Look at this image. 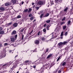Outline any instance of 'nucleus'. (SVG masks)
Segmentation results:
<instances>
[{"mask_svg":"<svg viewBox=\"0 0 73 73\" xmlns=\"http://www.w3.org/2000/svg\"><path fill=\"white\" fill-rule=\"evenodd\" d=\"M13 62H9L7 63V64H5L3 65V64H0V69L1 70V69H3V70H4L5 68L7 66H9Z\"/></svg>","mask_w":73,"mask_h":73,"instance_id":"f257e3e1","label":"nucleus"},{"mask_svg":"<svg viewBox=\"0 0 73 73\" xmlns=\"http://www.w3.org/2000/svg\"><path fill=\"white\" fill-rule=\"evenodd\" d=\"M45 2V1H39L37 3V4L39 5H44Z\"/></svg>","mask_w":73,"mask_h":73,"instance_id":"f03ea898","label":"nucleus"},{"mask_svg":"<svg viewBox=\"0 0 73 73\" xmlns=\"http://www.w3.org/2000/svg\"><path fill=\"white\" fill-rule=\"evenodd\" d=\"M35 62V65H37V64H38L41 63H42L43 62L41 60H40L39 59H38V60H37Z\"/></svg>","mask_w":73,"mask_h":73,"instance_id":"7ed1b4c3","label":"nucleus"},{"mask_svg":"<svg viewBox=\"0 0 73 73\" xmlns=\"http://www.w3.org/2000/svg\"><path fill=\"white\" fill-rule=\"evenodd\" d=\"M6 51L5 50H4V52H2V53L1 54L2 58V57L3 58V57H5V56L6 54Z\"/></svg>","mask_w":73,"mask_h":73,"instance_id":"20e7f679","label":"nucleus"},{"mask_svg":"<svg viewBox=\"0 0 73 73\" xmlns=\"http://www.w3.org/2000/svg\"><path fill=\"white\" fill-rule=\"evenodd\" d=\"M19 62V60H16V62L15 63H13V67L14 68L16 67L17 64V62Z\"/></svg>","mask_w":73,"mask_h":73,"instance_id":"39448f33","label":"nucleus"},{"mask_svg":"<svg viewBox=\"0 0 73 73\" xmlns=\"http://www.w3.org/2000/svg\"><path fill=\"white\" fill-rule=\"evenodd\" d=\"M50 35L51 37H53V36L54 35V38H56L57 35V33H52L51 34H50Z\"/></svg>","mask_w":73,"mask_h":73,"instance_id":"423d86ee","label":"nucleus"},{"mask_svg":"<svg viewBox=\"0 0 73 73\" xmlns=\"http://www.w3.org/2000/svg\"><path fill=\"white\" fill-rule=\"evenodd\" d=\"M31 61L30 60H25V63L26 64H27V63H28L29 64H30L31 63Z\"/></svg>","mask_w":73,"mask_h":73,"instance_id":"0eeeda50","label":"nucleus"},{"mask_svg":"<svg viewBox=\"0 0 73 73\" xmlns=\"http://www.w3.org/2000/svg\"><path fill=\"white\" fill-rule=\"evenodd\" d=\"M58 45L59 46L62 47V46L63 45V42H60L58 44Z\"/></svg>","mask_w":73,"mask_h":73,"instance_id":"6e6552de","label":"nucleus"},{"mask_svg":"<svg viewBox=\"0 0 73 73\" xmlns=\"http://www.w3.org/2000/svg\"><path fill=\"white\" fill-rule=\"evenodd\" d=\"M35 43L36 44H38L39 43V40H35Z\"/></svg>","mask_w":73,"mask_h":73,"instance_id":"1a4fd4ad","label":"nucleus"},{"mask_svg":"<svg viewBox=\"0 0 73 73\" xmlns=\"http://www.w3.org/2000/svg\"><path fill=\"white\" fill-rule=\"evenodd\" d=\"M24 30V29H22V30H20L19 32H20L21 33L24 30V31H23V33L24 34H25L26 31H25V30Z\"/></svg>","mask_w":73,"mask_h":73,"instance_id":"9d476101","label":"nucleus"},{"mask_svg":"<svg viewBox=\"0 0 73 73\" xmlns=\"http://www.w3.org/2000/svg\"><path fill=\"white\" fill-rule=\"evenodd\" d=\"M16 33V31L15 30H13V31L12 32L11 35H14Z\"/></svg>","mask_w":73,"mask_h":73,"instance_id":"9b49d317","label":"nucleus"},{"mask_svg":"<svg viewBox=\"0 0 73 73\" xmlns=\"http://www.w3.org/2000/svg\"><path fill=\"white\" fill-rule=\"evenodd\" d=\"M68 42L67 41H64L63 42V45H65L68 43Z\"/></svg>","mask_w":73,"mask_h":73,"instance_id":"f8f14e48","label":"nucleus"},{"mask_svg":"<svg viewBox=\"0 0 73 73\" xmlns=\"http://www.w3.org/2000/svg\"><path fill=\"white\" fill-rule=\"evenodd\" d=\"M52 54H50L47 56V58H50V57L52 56Z\"/></svg>","mask_w":73,"mask_h":73,"instance_id":"ddd939ff","label":"nucleus"},{"mask_svg":"<svg viewBox=\"0 0 73 73\" xmlns=\"http://www.w3.org/2000/svg\"><path fill=\"white\" fill-rule=\"evenodd\" d=\"M17 23H15L13 24V26L14 27H17Z\"/></svg>","mask_w":73,"mask_h":73,"instance_id":"4468645a","label":"nucleus"},{"mask_svg":"<svg viewBox=\"0 0 73 73\" xmlns=\"http://www.w3.org/2000/svg\"><path fill=\"white\" fill-rule=\"evenodd\" d=\"M9 2H7V3H6L5 4V6H9Z\"/></svg>","mask_w":73,"mask_h":73,"instance_id":"2eb2a0df","label":"nucleus"},{"mask_svg":"<svg viewBox=\"0 0 73 73\" xmlns=\"http://www.w3.org/2000/svg\"><path fill=\"white\" fill-rule=\"evenodd\" d=\"M4 31H2V30L0 32V34H4Z\"/></svg>","mask_w":73,"mask_h":73,"instance_id":"dca6fc26","label":"nucleus"},{"mask_svg":"<svg viewBox=\"0 0 73 73\" xmlns=\"http://www.w3.org/2000/svg\"><path fill=\"white\" fill-rule=\"evenodd\" d=\"M11 1L13 3H15L16 2V0H12Z\"/></svg>","mask_w":73,"mask_h":73,"instance_id":"f3484780","label":"nucleus"},{"mask_svg":"<svg viewBox=\"0 0 73 73\" xmlns=\"http://www.w3.org/2000/svg\"><path fill=\"white\" fill-rule=\"evenodd\" d=\"M15 40V38H12L11 39V40L12 42H13Z\"/></svg>","mask_w":73,"mask_h":73,"instance_id":"a211bd4d","label":"nucleus"},{"mask_svg":"<svg viewBox=\"0 0 73 73\" xmlns=\"http://www.w3.org/2000/svg\"><path fill=\"white\" fill-rule=\"evenodd\" d=\"M0 10L1 11H3V10H4L5 9L4 7H0Z\"/></svg>","mask_w":73,"mask_h":73,"instance_id":"6ab92c4d","label":"nucleus"},{"mask_svg":"<svg viewBox=\"0 0 73 73\" xmlns=\"http://www.w3.org/2000/svg\"><path fill=\"white\" fill-rule=\"evenodd\" d=\"M40 70H41V71H42V72H44V68H42V67L40 68Z\"/></svg>","mask_w":73,"mask_h":73,"instance_id":"aec40b11","label":"nucleus"},{"mask_svg":"<svg viewBox=\"0 0 73 73\" xmlns=\"http://www.w3.org/2000/svg\"><path fill=\"white\" fill-rule=\"evenodd\" d=\"M31 10H32V9L30 8L29 9V11H28V12L29 13H30V12H31Z\"/></svg>","mask_w":73,"mask_h":73,"instance_id":"412c9836","label":"nucleus"},{"mask_svg":"<svg viewBox=\"0 0 73 73\" xmlns=\"http://www.w3.org/2000/svg\"><path fill=\"white\" fill-rule=\"evenodd\" d=\"M49 27H50L49 26V25H48L46 26V29L47 30H49Z\"/></svg>","mask_w":73,"mask_h":73,"instance_id":"4be33fe9","label":"nucleus"},{"mask_svg":"<svg viewBox=\"0 0 73 73\" xmlns=\"http://www.w3.org/2000/svg\"><path fill=\"white\" fill-rule=\"evenodd\" d=\"M45 40V38H44V37H42V38H41V40Z\"/></svg>","mask_w":73,"mask_h":73,"instance_id":"5701e85b","label":"nucleus"},{"mask_svg":"<svg viewBox=\"0 0 73 73\" xmlns=\"http://www.w3.org/2000/svg\"><path fill=\"white\" fill-rule=\"evenodd\" d=\"M43 31L44 33H46V29H43Z\"/></svg>","mask_w":73,"mask_h":73,"instance_id":"b1692460","label":"nucleus"},{"mask_svg":"<svg viewBox=\"0 0 73 73\" xmlns=\"http://www.w3.org/2000/svg\"><path fill=\"white\" fill-rule=\"evenodd\" d=\"M66 27V26H63V29L64 30L65 29Z\"/></svg>","mask_w":73,"mask_h":73,"instance_id":"393cba45","label":"nucleus"},{"mask_svg":"<svg viewBox=\"0 0 73 73\" xmlns=\"http://www.w3.org/2000/svg\"><path fill=\"white\" fill-rule=\"evenodd\" d=\"M34 51H35V52H36L37 51V49L36 48H35L34 50L31 51V52H34Z\"/></svg>","mask_w":73,"mask_h":73,"instance_id":"a878e982","label":"nucleus"},{"mask_svg":"<svg viewBox=\"0 0 73 73\" xmlns=\"http://www.w3.org/2000/svg\"><path fill=\"white\" fill-rule=\"evenodd\" d=\"M49 15V13H47V14H46L45 15V17H48Z\"/></svg>","mask_w":73,"mask_h":73,"instance_id":"bb28decb","label":"nucleus"},{"mask_svg":"<svg viewBox=\"0 0 73 73\" xmlns=\"http://www.w3.org/2000/svg\"><path fill=\"white\" fill-rule=\"evenodd\" d=\"M67 34H68V32H67V31L65 32L64 34V35H65V36H66Z\"/></svg>","mask_w":73,"mask_h":73,"instance_id":"cd10ccee","label":"nucleus"},{"mask_svg":"<svg viewBox=\"0 0 73 73\" xmlns=\"http://www.w3.org/2000/svg\"><path fill=\"white\" fill-rule=\"evenodd\" d=\"M43 15V14H41L40 15V18H42Z\"/></svg>","mask_w":73,"mask_h":73,"instance_id":"c85d7f7f","label":"nucleus"},{"mask_svg":"<svg viewBox=\"0 0 73 73\" xmlns=\"http://www.w3.org/2000/svg\"><path fill=\"white\" fill-rule=\"evenodd\" d=\"M46 23H49V22H50V20H48L47 21H46Z\"/></svg>","mask_w":73,"mask_h":73,"instance_id":"c756f323","label":"nucleus"},{"mask_svg":"<svg viewBox=\"0 0 73 73\" xmlns=\"http://www.w3.org/2000/svg\"><path fill=\"white\" fill-rule=\"evenodd\" d=\"M21 15H18V16H17V18H21Z\"/></svg>","mask_w":73,"mask_h":73,"instance_id":"7c9ffc66","label":"nucleus"},{"mask_svg":"<svg viewBox=\"0 0 73 73\" xmlns=\"http://www.w3.org/2000/svg\"><path fill=\"white\" fill-rule=\"evenodd\" d=\"M65 18H66V17H64V18H63V19H62V21H63L64 20H65Z\"/></svg>","mask_w":73,"mask_h":73,"instance_id":"2f4dec72","label":"nucleus"},{"mask_svg":"<svg viewBox=\"0 0 73 73\" xmlns=\"http://www.w3.org/2000/svg\"><path fill=\"white\" fill-rule=\"evenodd\" d=\"M65 64H66V63L65 62H63L62 63V66H64V65H65Z\"/></svg>","mask_w":73,"mask_h":73,"instance_id":"473e14b6","label":"nucleus"},{"mask_svg":"<svg viewBox=\"0 0 73 73\" xmlns=\"http://www.w3.org/2000/svg\"><path fill=\"white\" fill-rule=\"evenodd\" d=\"M33 19H34V17H31L30 18V20H33Z\"/></svg>","mask_w":73,"mask_h":73,"instance_id":"72a5a7b5","label":"nucleus"},{"mask_svg":"<svg viewBox=\"0 0 73 73\" xmlns=\"http://www.w3.org/2000/svg\"><path fill=\"white\" fill-rule=\"evenodd\" d=\"M28 11V9H26L24 11V12H27Z\"/></svg>","mask_w":73,"mask_h":73,"instance_id":"f704fd0d","label":"nucleus"},{"mask_svg":"<svg viewBox=\"0 0 73 73\" xmlns=\"http://www.w3.org/2000/svg\"><path fill=\"white\" fill-rule=\"evenodd\" d=\"M39 7H35V8L37 10H38V9H39Z\"/></svg>","mask_w":73,"mask_h":73,"instance_id":"c9c22d12","label":"nucleus"},{"mask_svg":"<svg viewBox=\"0 0 73 73\" xmlns=\"http://www.w3.org/2000/svg\"><path fill=\"white\" fill-rule=\"evenodd\" d=\"M2 27H0V32H1V30H2Z\"/></svg>","mask_w":73,"mask_h":73,"instance_id":"e433bc0d","label":"nucleus"},{"mask_svg":"<svg viewBox=\"0 0 73 73\" xmlns=\"http://www.w3.org/2000/svg\"><path fill=\"white\" fill-rule=\"evenodd\" d=\"M62 35H63V31H62V32L61 34L60 35V36H62Z\"/></svg>","mask_w":73,"mask_h":73,"instance_id":"4c0bfd02","label":"nucleus"},{"mask_svg":"<svg viewBox=\"0 0 73 73\" xmlns=\"http://www.w3.org/2000/svg\"><path fill=\"white\" fill-rule=\"evenodd\" d=\"M68 9V8L67 7H66L64 10V11H66L67 10V9Z\"/></svg>","mask_w":73,"mask_h":73,"instance_id":"58836bf2","label":"nucleus"},{"mask_svg":"<svg viewBox=\"0 0 73 73\" xmlns=\"http://www.w3.org/2000/svg\"><path fill=\"white\" fill-rule=\"evenodd\" d=\"M64 23H65L64 22H61L60 23V25H62L63 24H64Z\"/></svg>","mask_w":73,"mask_h":73,"instance_id":"ea45409f","label":"nucleus"},{"mask_svg":"<svg viewBox=\"0 0 73 73\" xmlns=\"http://www.w3.org/2000/svg\"><path fill=\"white\" fill-rule=\"evenodd\" d=\"M24 35H22V40H23L24 38Z\"/></svg>","mask_w":73,"mask_h":73,"instance_id":"a19ab883","label":"nucleus"},{"mask_svg":"<svg viewBox=\"0 0 73 73\" xmlns=\"http://www.w3.org/2000/svg\"><path fill=\"white\" fill-rule=\"evenodd\" d=\"M60 59V56H59V57H58V58L57 59V61H58Z\"/></svg>","mask_w":73,"mask_h":73,"instance_id":"79ce46f5","label":"nucleus"},{"mask_svg":"<svg viewBox=\"0 0 73 73\" xmlns=\"http://www.w3.org/2000/svg\"><path fill=\"white\" fill-rule=\"evenodd\" d=\"M70 22H71L70 21H68V25H69V24L70 23Z\"/></svg>","mask_w":73,"mask_h":73,"instance_id":"37998d69","label":"nucleus"},{"mask_svg":"<svg viewBox=\"0 0 73 73\" xmlns=\"http://www.w3.org/2000/svg\"><path fill=\"white\" fill-rule=\"evenodd\" d=\"M61 70H59V71H58V73H61Z\"/></svg>","mask_w":73,"mask_h":73,"instance_id":"c03bdc74","label":"nucleus"},{"mask_svg":"<svg viewBox=\"0 0 73 73\" xmlns=\"http://www.w3.org/2000/svg\"><path fill=\"white\" fill-rule=\"evenodd\" d=\"M32 14H29V17H31V16H32Z\"/></svg>","mask_w":73,"mask_h":73,"instance_id":"a18cd8bd","label":"nucleus"},{"mask_svg":"<svg viewBox=\"0 0 73 73\" xmlns=\"http://www.w3.org/2000/svg\"><path fill=\"white\" fill-rule=\"evenodd\" d=\"M51 5H53L54 4V3H53V2H51Z\"/></svg>","mask_w":73,"mask_h":73,"instance_id":"49530a36","label":"nucleus"},{"mask_svg":"<svg viewBox=\"0 0 73 73\" xmlns=\"http://www.w3.org/2000/svg\"><path fill=\"white\" fill-rule=\"evenodd\" d=\"M8 44L7 43H4V45L5 46H7Z\"/></svg>","mask_w":73,"mask_h":73,"instance_id":"de8ad7c7","label":"nucleus"},{"mask_svg":"<svg viewBox=\"0 0 73 73\" xmlns=\"http://www.w3.org/2000/svg\"><path fill=\"white\" fill-rule=\"evenodd\" d=\"M7 72V70H4V71H3V73H4L5 72Z\"/></svg>","mask_w":73,"mask_h":73,"instance_id":"09e8293b","label":"nucleus"},{"mask_svg":"<svg viewBox=\"0 0 73 73\" xmlns=\"http://www.w3.org/2000/svg\"><path fill=\"white\" fill-rule=\"evenodd\" d=\"M48 64H43V66H48Z\"/></svg>","mask_w":73,"mask_h":73,"instance_id":"8fccbe9b","label":"nucleus"},{"mask_svg":"<svg viewBox=\"0 0 73 73\" xmlns=\"http://www.w3.org/2000/svg\"><path fill=\"white\" fill-rule=\"evenodd\" d=\"M40 31H39V32L38 33V35H40Z\"/></svg>","mask_w":73,"mask_h":73,"instance_id":"3c124183","label":"nucleus"},{"mask_svg":"<svg viewBox=\"0 0 73 73\" xmlns=\"http://www.w3.org/2000/svg\"><path fill=\"white\" fill-rule=\"evenodd\" d=\"M12 23V22H10V23H8V24L9 25H11Z\"/></svg>","mask_w":73,"mask_h":73,"instance_id":"603ef678","label":"nucleus"},{"mask_svg":"<svg viewBox=\"0 0 73 73\" xmlns=\"http://www.w3.org/2000/svg\"><path fill=\"white\" fill-rule=\"evenodd\" d=\"M2 55H1V54L0 55V59H1V58H2Z\"/></svg>","mask_w":73,"mask_h":73,"instance_id":"864d4df0","label":"nucleus"},{"mask_svg":"<svg viewBox=\"0 0 73 73\" xmlns=\"http://www.w3.org/2000/svg\"><path fill=\"white\" fill-rule=\"evenodd\" d=\"M17 35H15V38H17Z\"/></svg>","mask_w":73,"mask_h":73,"instance_id":"5fc2aeb1","label":"nucleus"},{"mask_svg":"<svg viewBox=\"0 0 73 73\" xmlns=\"http://www.w3.org/2000/svg\"><path fill=\"white\" fill-rule=\"evenodd\" d=\"M35 5H34V6H33V8H35Z\"/></svg>","mask_w":73,"mask_h":73,"instance_id":"6e6d98bb","label":"nucleus"},{"mask_svg":"<svg viewBox=\"0 0 73 73\" xmlns=\"http://www.w3.org/2000/svg\"><path fill=\"white\" fill-rule=\"evenodd\" d=\"M33 67L34 68H35L36 67V66H33Z\"/></svg>","mask_w":73,"mask_h":73,"instance_id":"4d7b16f0","label":"nucleus"},{"mask_svg":"<svg viewBox=\"0 0 73 73\" xmlns=\"http://www.w3.org/2000/svg\"><path fill=\"white\" fill-rule=\"evenodd\" d=\"M58 0H55V2H57L58 1Z\"/></svg>","mask_w":73,"mask_h":73,"instance_id":"13d9d810","label":"nucleus"},{"mask_svg":"<svg viewBox=\"0 0 73 73\" xmlns=\"http://www.w3.org/2000/svg\"><path fill=\"white\" fill-rule=\"evenodd\" d=\"M19 25H21L22 23V22H19Z\"/></svg>","mask_w":73,"mask_h":73,"instance_id":"bf43d9fd","label":"nucleus"},{"mask_svg":"<svg viewBox=\"0 0 73 73\" xmlns=\"http://www.w3.org/2000/svg\"><path fill=\"white\" fill-rule=\"evenodd\" d=\"M46 25V24H44L43 26L44 27H45Z\"/></svg>","mask_w":73,"mask_h":73,"instance_id":"052dcab7","label":"nucleus"},{"mask_svg":"<svg viewBox=\"0 0 73 73\" xmlns=\"http://www.w3.org/2000/svg\"><path fill=\"white\" fill-rule=\"evenodd\" d=\"M30 26V25H29V24H27V27H29V26Z\"/></svg>","mask_w":73,"mask_h":73,"instance_id":"680f3d73","label":"nucleus"},{"mask_svg":"<svg viewBox=\"0 0 73 73\" xmlns=\"http://www.w3.org/2000/svg\"><path fill=\"white\" fill-rule=\"evenodd\" d=\"M37 35H35L34 36V37H36V36H37Z\"/></svg>","mask_w":73,"mask_h":73,"instance_id":"e2e57ef3","label":"nucleus"},{"mask_svg":"<svg viewBox=\"0 0 73 73\" xmlns=\"http://www.w3.org/2000/svg\"><path fill=\"white\" fill-rule=\"evenodd\" d=\"M48 48H47V49H46V51L47 52L48 51Z\"/></svg>","mask_w":73,"mask_h":73,"instance_id":"0e129e2a","label":"nucleus"},{"mask_svg":"<svg viewBox=\"0 0 73 73\" xmlns=\"http://www.w3.org/2000/svg\"><path fill=\"white\" fill-rule=\"evenodd\" d=\"M24 2H22V4L23 5V3H24Z\"/></svg>","mask_w":73,"mask_h":73,"instance_id":"69168bd1","label":"nucleus"},{"mask_svg":"<svg viewBox=\"0 0 73 73\" xmlns=\"http://www.w3.org/2000/svg\"><path fill=\"white\" fill-rule=\"evenodd\" d=\"M43 11H41L40 12L41 13H43Z\"/></svg>","mask_w":73,"mask_h":73,"instance_id":"338daca9","label":"nucleus"},{"mask_svg":"<svg viewBox=\"0 0 73 73\" xmlns=\"http://www.w3.org/2000/svg\"><path fill=\"white\" fill-rule=\"evenodd\" d=\"M60 38L61 39H62V36H61V37H60Z\"/></svg>","mask_w":73,"mask_h":73,"instance_id":"774afa93","label":"nucleus"}]
</instances>
